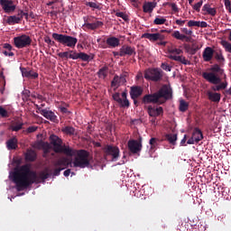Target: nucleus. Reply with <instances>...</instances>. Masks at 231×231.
Listing matches in <instances>:
<instances>
[{
	"instance_id": "38",
	"label": "nucleus",
	"mask_w": 231,
	"mask_h": 231,
	"mask_svg": "<svg viewBox=\"0 0 231 231\" xmlns=\"http://www.w3.org/2000/svg\"><path fill=\"white\" fill-rule=\"evenodd\" d=\"M86 6L90 7L92 9L101 10L100 5L96 2H86Z\"/></svg>"
},
{
	"instance_id": "54",
	"label": "nucleus",
	"mask_w": 231,
	"mask_h": 231,
	"mask_svg": "<svg viewBox=\"0 0 231 231\" xmlns=\"http://www.w3.org/2000/svg\"><path fill=\"white\" fill-rule=\"evenodd\" d=\"M43 42H44L45 43H47L48 45H50V46H54V42H52V41L50 39V37H48V36H45V38L43 39Z\"/></svg>"
},
{
	"instance_id": "39",
	"label": "nucleus",
	"mask_w": 231,
	"mask_h": 231,
	"mask_svg": "<svg viewBox=\"0 0 231 231\" xmlns=\"http://www.w3.org/2000/svg\"><path fill=\"white\" fill-rule=\"evenodd\" d=\"M115 102L119 104L121 106V107H125V108L130 107V101H128L127 99L115 100Z\"/></svg>"
},
{
	"instance_id": "26",
	"label": "nucleus",
	"mask_w": 231,
	"mask_h": 231,
	"mask_svg": "<svg viewBox=\"0 0 231 231\" xmlns=\"http://www.w3.org/2000/svg\"><path fill=\"white\" fill-rule=\"evenodd\" d=\"M168 59H171V60H175L183 65H188V60H186V58H184L183 56H175L171 54L168 56Z\"/></svg>"
},
{
	"instance_id": "36",
	"label": "nucleus",
	"mask_w": 231,
	"mask_h": 231,
	"mask_svg": "<svg viewBox=\"0 0 231 231\" xmlns=\"http://www.w3.org/2000/svg\"><path fill=\"white\" fill-rule=\"evenodd\" d=\"M125 81L124 78H118L117 76H115L114 79H112V81L110 83V86L112 88H116L118 85V82Z\"/></svg>"
},
{
	"instance_id": "64",
	"label": "nucleus",
	"mask_w": 231,
	"mask_h": 231,
	"mask_svg": "<svg viewBox=\"0 0 231 231\" xmlns=\"http://www.w3.org/2000/svg\"><path fill=\"white\" fill-rule=\"evenodd\" d=\"M119 97H123L124 98V100H127V93H125V92H123V93H121V94H119Z\"/></svg>"
},
{
	"instance_id": "4",
	"label": "nucleus",
	"mask_w": 231,
	"mask_h": 231,
	"mask_svg": "<svg viewBox=\"0 0 231 231\" xmlns=\"http://www.w3.org/2000/svg\"><path fill=\"white\" fill-rule=\"evenodd\" d=\"M170 99H172V88H170L167 85H163L157 92L143 95V97H141V104L161 106Z\"/></svg>"
},
{
	"instance_id": "40",
	"label": "nucleus",
	"mask_w": 231,
	"mask_h": 231,
	"mask_svg": "<svg viewBox=\"0 0 231 231\" xmlns=\"http://www.w3.org/2000/svg\"><path fill=\"white\" fill-rule=\"evenodd\" d=\"M112 55H114L115 57H125V56L134 57L136 54L112 51Z\"/></svg>"
},
{
	"instance_id": "25",
	"label": "nucleus",
	"mask_w": 231,
	"mask_h": 231,
	"mask_svg": "<svg viewBox=\"0 0 231 231\" xmlns=\"http://www.w3.org/2000/svg\"><path fill=\"white\" fill-rule=\"evenodd\" d=\"M213 59H215V60H217V62H218L219 64H215L213 66H210V69L214 66H218L219 69H222L221 66L224 65V61H225L224 55H222L221 52H217V54L213 56Z\"/></svg>"
},
{
	"instance_id": "50",
	"label": "nucleus",
	"mask_w": 231,
	"mask_h": 231,
	"mask_svg": "<svg viewBox=\"0 0 231 231\" xmlns=\"http://www.w3.org/2000/svg\"><path fill=\"white\" fill-rule=\"evenodd\" d=\"M36 129H39V127H36V126L32 125V126L27 127L25 132L27 134H32V133L36 132Z\"/></svg>"
},
{
	"instance_id": "2",
	"label": "nucleus",
	"mask_w": 231,
	"mask_h": 231,
	"mask_svg": "<svg viewBox=\"0 0 231 231\" xmlns=\"http://www.w3.org/2000/svg\"><path fill=\"white\" fill-rule=\"evenodd\" d=\"M12 181L16 185V191L25 190L32 184H40L50 178L48 169L39 173L30 170V165L24 164L14 171Z\"/></svg>"
},
{
	"instance_id": "16",
	"label": "nucleus",
	"mask_w": 231,
	"mask_h": 231,
	"mask_svg": "<svg viewBox=\"0 0 231 231\" xmlns=\"http://www.w3.org/2000/svg\"><path fill=\"white\" fill-rule=\"evenodd\" d=\"M128 151L130 153L138 154L141 152V143L136 140L128 141Z\"/></svg>"
},
{
	"instance_id": "7",
	"label": "nucleus",
	"mask_w": 231,
	"mask_h": 231,
	"mask_svg": "<svg viewBox=\"0 0 231 231\" xmlns=\"http://www.w3.org/2000/svg\"><path fill=\"white\" fill-rule=\"evenodd\" d=\"M163 78V71L161 69H148L143 72V79L152 82H159Z\"/></svg>"
},
{
	"instance_id": "45",
	"label": "nucleus",
	"mask_w": 231,
	"mask_h": 231,
	"mask_svg": "<svg viewBox=\"0 0 231 231\" xmlns=\"http://www.w3.org/2000/svg\"><path fill=\"white\" fill-rule=\"evenodd\" d=\"M115 15H116V17H119V18L123 19L124 22H127V14H125V13L116 12V13L115 14Z\"/></svg>"
},
{
	"instance_id": "63",
	"label": "nucleus",
	"mask_w": 231,
	"mask_h": 231,
	"mask_svg": "<svg viewBox=\"0 0 231 231\" xmlns=\"http://www.w3.org/2000/svg\"><path fill=\"white\" fill-rule=\"evenodd\" d=\"M170 32H173L170 31V30H160L159 32H157V33L163 34V33H170Z\"/></svg>"
},
{
	"instance_id": "27",
	"label": "nucleus",
	"mask_w": 231,
	"mask_h": 231,
	"mask_svg": "<svg viewBox=\"0 0 231 231\" xmlns=\"http://www.w3.org/2000/svg\"><path fill=\"white\" fill-rule=\"evenodd\" d=\"M190 139H195L197 141L203 140V134L201 133V130L199 128H195L192 130V137Z\"/></svg>"
},
{
	"instance_id": "44",
	"label": "nucleus",
	"mask_w": 231,
	"mask_h": 231,
	"mask_svg": "<svg viewBox=\"0 0 231 231\" xmlns=\"http://www.w3.org/2000/svg\"><path fill=\"white\" fill-rule=\"evenodd\" d=\"M200 23H201V22H197V21L190 20V21H188V27H189V28H192V27L199 28V24H200Z\"/></svg>"
},
{
	"instance_id": "62",
	"label": "nucleus",
	"mask_w": 231,
	"mask_h": 231,
	"mask_svg": "<svg viewBox=\"0 0 231 231\" xmlns=\"http://www.w3.org/2000/svg\"><path fill=\"white\" fill-rule=\"evenodd\" d=\"M186 144H187V136L183 135V139H181L180 145L186 146Z\"/></svg>"
},
{
	"instance_id": "23",
	"label": "nucleus",
	"mask_w": 231,
	"mask_h": 231,
	"mask_svg": "<svg viewBox=\"0 0 231 231\" xmlns=\"http://www.w3.org/2000/svg\"><path fill=\"white\" fill-rule=\"evenodd\" d=\"M201 12H206L204 15L208 14L210 16H215L217 14V9L210 7V5H204V7L201 8Z\"/></svg>"
},
{
	"instance_id": "33",
	"label": "nucleus",
	"mask_w": 231,
	"mask_h": 231,
	"mask_svg": "<svg viewBox=\"0 0 231 231\" xmlns=\"http://www.w3.org/2000/svg\"><path fill=\"white\" fill-rule=\"evenodd\" d=\"M10 129L12 130V132L21 131V129H23V123L19 121L14 122V124H12V125L10 126Z\"/></svg>"
},
{
	"instance_id": "61",
	"label": "nucleus",
	"mask_w": 231,
	"mask_h": 231,
	"mask_svg": "<svg viewBox=\"0 0 231 231\" xmlns=\"http://www.w3.org/2000/svg\"><path fill=\"white\" fill-rule=\"evenodd\" d=\"M69 174L74 175V172L69 171V169L65 170V171H63V176H64L65 178L69 177Z\"/></svg>"
},
{
	"instance_id": "56",
	"label": "nucleus",
	"mask_w": 231,
	"mask_h": 231,
	"mask_svg": "<svg viewBox=\"0 0 231 231\" xmlns=\"http://www.w3.org/2000/svg\"><path fill=\"white\" fill-rule=\"evenodd\" d=\"M182 51L180 49H172L171 50V54L181 55Z\"/></svg>"
},
{
	"instance_id": "19",
	"label": "nucleus",
	"mask_w": 231,
	"mask_h": 231,
	"mask_svg": "<svg viewBox=\"0 0 231 231\" xmlns=\"http://www.w3.org/2000/svg\"><path fill=\"white\" fill-rule=\"evenodd\" d=\"M21 75L23 78H27L30 79H36L39 78V73L33 72L32 70H27L25 68H21Z\"/></svg>"
},
{
	"instance_id": "24",
	"label": "nucleus",
	"mask_w": 231,
	"mask_h": 231,
	"mask_svg": "<svg viewBox=\"0 0 231 231\" xmlns=\"http://www.w3.org/2000/svg\"><path fill=\"white\" fill-rule=\"evenodd\" d=\"M154 7H156V4L154 2H144L143 6V13L151 14L152 13V10H154Z\"/></svg>"
},
{
	"instance_id": "53",
	"label": "nucleus",
	"mask_w": 231,
	"mask_h": 231,
	"mask_svg": "<svg viewBox=\"0 0 231 231\" xmlns=\"http://www.w3.org/2000/svg\"><path fill=\"white\" fill-rule=\"evenodd\" d=\"M63 170H65V168L54 169V171L52 172V176H54V177L59 176L60 174V171Z\"/></svg>"
},
{
	"instance_id": "41",
	"label": "nucleus",
	"mask_w": 231,
	"mask_h": 231,
	"mask_svg": "<svg viewBox=\"0 0 231 231\" xmlns=\"http://www.w3.org/2000/svg\"><path fill=\"white\" fill-rule=\"evenodd\" d=\"M186 51H188V53H190V55H194L197 53V51H199V47L192 45L190 46H186Z\"/></svg>"
},
{
	"instance_id": "59",
	"label": "nucleus",
	"mask_w": 231,
	"mask_h": 231,
	"mask_svg": "<svg viewBox=\"0 0 231 231\" xmlns=\"http://www.w3.org/2000/svg\"><path fill=\"white\" fill-rule=\"evenodd\" d=\"M3 49L7 50V51H12V45H10V43H5L3 44Z\"/></svg>"
},
{
	"instance_id": "60",
	"label": "nucleus",
	"mask_w": 231,
	"mask_h": 231,
	"mask_svg": "<svg viewBox=\"0 0 231 231\" xmlns=\"http://www.w3.org/2000/svg\"><path fill=\"white\" fill-rule=\"evenodd\" d=\"M175 23H176L178 26H183V24L186 23V20H176V21H175Z\"/></svg>"
},
{
	"instance_id": "30",
	"label": "nucleus",
	"mask_w": 231,
	"mask_h": 231,
	"mask_svg": "<svg viewBox=\"0 0 231 231\" xmlns=\"http://www.w3.org/2000/svg\"><path fill=\"white\" fill-rule=\"evenodd\" d=\"M97 76L99 77V79H106L107 77V67L103 66L99 69V71L97 72Z\"/></svg>"
},
{
	"instance_id": "21",
	"label": "nucleus",
	"mask_w": 231,
	"mask_h": 231,
	"mask_svg": "<svg viewBox=\"0 0 231 231\" xmlns=\"http://www.w3.org/2000/svg\"><path fill=\"white\" fill-rule=\"evenodd\" d=\"M106 44H107V47L115 49L120 45V40H118L116 37H107L106 40Z\"/></svg>"
},
{
	"instance_id": "3",
	"label": "nucleus",
	"mask_w": 231,
	"mask_h": 231,
	"mask_svg": "<svg viewBox=\"0 0 231 231\" xmlns=\"http://www.w3.org/2000/svg\"><path fill=\"white\" fill-rule=\"evenodd\" d=\"M221 76H224V69H219V66H213L206 70V72H201V78L206 80V82L212 84L210 90L213 92H219L226 89L228 87V82H222Z\"/></svg>"
},
{
	"instance_id": "1",
	"label": "nucleus",
	"mask_w": 231,
	"mask_h": 231,
	"mask_svg": "<svg viewBox=\"0 0 231 231\" xmlns=\"http://www.w3.org/2000/svg\"><path fill=\"white\" fill-rule=\"evenodd\" d=\"M63 141L54 134L50 135V143L48 142L39 141L38 147L43 149L45 153L50 152V145H52V151L55 153H63L65 156H74V161L67 158L59 159L54 162V167L65 169L68 167L86 169L89 167V153L86 150H72L69 146L62 145Z\"/></svg>"
},
{
	"instance_id": "52",
	"label": "nucleus",
	"mask_w": 231,
	"mask_h": 231,
	"mask_svg": "<svg viewBox=\"0 0 231 231\" xmlns=\"http://www.w3.org/2000/svg\"><path fill=\"white\" fill-rule=\"evenodd\" d=\"M199 142H201V140H198L197 139H187V144L188 145H193L194 143H199Z\"/></svg>"
},
{
	"instance_id": "5",
	"label": "nucleus",
	"mask_w": 231,
	"mask_h": 231,
	"mask_svg": "<svg viewBox=\"0 0 231 231\" xmlns=\"http://www.w3.org/2000/svg\"><path fill=\"white\" fill-rule=\"evenodd\" d=\"M58 56L60 59L80 60L83 62H89V60L94 59L92 55L87 54L86 52H77V51L59 52Z\"/></svg>"
},
{
	"instance_id": "43",
	"label": "nucleus",
	"mask_w": 231,
	"mask_h": 231,
	"mask_svg": "<svg viewBox=\"0 0 231 231\" xmlns=\"http://www.w3.org/2000/svg\"><path fill=\"white\" fill-rule=\"evenodd\" d=\"M203 5V1L197 2L194 5H192V10H195V12L200 11L203 7L201 5Z\"/></svg>"
},
{
	"instance_id": "47",
	"label": "nucleus",
	"mask_w": 231,
	"mask_h": 231,
	"mask_svg": "<svg viewBox=\"0 0 231 231\" xmlns=\"http://www.w3.org/2000/svg\"><path fill=\"white\" fill-rule=\"evenodd\" d=\"M168 6H171L173 13H175V14L179 13V8L177 7V4L168 3Z\"/></svg>"
},
{
	"instance_id": "6",
	"label": "nucleus",
	"mask_w": 231,
	"mask_h": 231,
	"mask_svg": "<svg viewBox=\"0 0 231 231\" xmlns=\"http://www.w3.org/2000/svg\"><path fill=\"white\" fill-rule=\"evenodd\" d=\"M52 39L67 48L74 49L77 46L79 40L73 36L60 34V33H52Z\"/></svg>"
},
{
	"instance_id": "48",
	"label": "nucleus",
	"mask_w": 231,
	"mask_h": 231,
	"mask_svg": "<svg viewBox=\"0 0 231 231\" xmlns=\"http://www.w3.org/2000/svg\"><path fill=\"white\" fill-rule=\"evenodd\" d=\"M156 138H150L149 143H150V149L153 150L154 147H156Z\"/></svg>"
},
{
	"instance_id": "37",
	"label": "nucleus",
	"mask_w": 231,
	"mask_h": 231,
	"mask_svg": "<svg viewBox=\"0 0 231 231\" xmlns=\"http://www.w3.org/2000/svg\"><path fill=\"white\" fill-rule=\"evenodd\" d=\"M152 23L154 25H163L165 23V18H163L162 16H157V18H154Z\"/></svg>"
},
{
	"instance_id": "35",
	"label": "nucleus",
	"mask_w": 231,
	"mask_h": 231,
	"mask_svg": "<svg viewBox=\"0 0 231 231\" xmlns=\"http://www.w3.org/2000/svg\"><path fill=\"white\" fill-rule=\"evenodd\" d=\"M61 132L67 135H74V127L65 126L61 128Z\"/></svg>"
},
{
	"instance_id": "11",
	"label": "nucleus",
	"mask_w": 231,
	"mask_h": 231,
	"mask_svg": "<svg viewBox=\"0 0 231 231\" xmlns=\"http://www.w3.org/2000/svg\"><path fill=\"white\" fill-rule=\"evenodd\" d=\"M143 39H147L148 41H150V42H159L157 44L159 46H165V44H167L165 41V34L163 33H143Z\"/></svg>"
},
{
	"instance_id": "58",
	"label": "nucleus",
	"mask_w": 231,
	"mask_h": 231,
	"mask_svg": "<svg viewBox=\"0 0 231 231\" xmlns=\"http://www.w3.org/2000/svg\"><path fill=\"white\" fill-rule=\"evenodd\" d=\"M3 55H5V57H14V52H12L11 51H3Z\"/></svg>"
},
{
	"instance_id": "8",
	"label": "nucleus",
	"mask_w": 231,
	"mask_h": 231,
	"mask_svg": "<svg viewBox=\"0 0 231 231\" xmlns=\"http://www.w3.org/2000/svg\"><path fill=\"white\" fill-rule=\"evenodd\" d=\"M171 36L177 41L190 42V41L192 40V37H190L192 36V30L181 28V32H180L179 31H173Z\"/></svg>"
},
{
	"instance_id": "20",
	"label": "nucleus",
	"mask_w": 231,
	"mask_h": 231,
	"mask_svg": "<svg viewBox=\"0 0 231 231\" xmlns=\"http://www.w3.org/2000/svg\"><path fill=\"white\" fill-rule=\"evenodd\" d=\"M206 97H208V100L213 103H219L221 100V94L212 91H207Z\"/></svg>"
},
{
	"instance_id": "42",
	"label": "nucleus",
	"mask_w": 231,
	"mask_h": 231,
	"mask_svg": "<svg viewBox=\"0 0 231 231\" xmlns=\"http://www.w3.org/2000/svg\"><path fill=\"white\" fill-rule=\"evenodd\" d=\"M221 46H224L226 52L231 53V43L226 41L221 42Z\"/></svg>"
},
{
	"instance_id": "32",
	"label": "nucleus",
	"mask_w": 231,
	"mask_h": 231,
	"mask_svg": "<svg viewBox=\"0 0 231 231\" xmlns=\"http://www.w3.org/2000/svg\"><path fill=\"white\" fill-rule=\"evenodd\" d=\"M186 111H188V102L183 99L179 100V112L183 113Z\"/></svg>"
},
{
	"instance_id": "57",
	"label": "nucleus",
	"mask_w": 231,
	"mask_h": 231,
	"mask_svg": "<svg viewBox=\"0 0 231 231\" xmlns=\"http://www.w3.org/2000/svg\"><path fill=\"white\" fill-rule=\"evenodd\" d=\"M171 68L170 67V65L166 64V63H162V69L170 72V69Z\"/></svg>"
},
{
	"instance_id": "46",
	"label": "nucleus",
	"mask_w": 231,
	"mask_h": 231,
	"mask_svg": "<svg viewBox=\"0 0 231 231\" xmlns=\"http://www.w3.org/2000/svg\"><path fill=\"white\" fill-rule=\"evenodd\" d=\"M0 116L2 118L10 117V116L7 114V110H5V108H3V106H0Z\"/></svg>"
},
{
	"instance_id": "14",
	"label": "nucleus",
	"mask_w": 231,
	"mask_h": 231,
	"mask_svg": "<svg viewBox=\"0 0 231 231\" xmlns=\"http://www.w3.org/2000/svg\"><path fill=\"white\" fill-rule=\"evenodd\" d=\"M0 5L5 14H12L16 10V5L12 0H0Z\"/></svg>"
},
{
	"instance_id": "31",
	"label": "nucleus",
	"mask_w": 231,
	"mask_h": 231,
	"mask_svg": "<svg viewBox=\"0 0 231 231\" xmlns=\"http://www.w3.org/2000/svg\"><path fill=\"white\" fill-rule=\"evenodd\" d=\"M16 143H17V140L15 137H13L12 139L7 140L6 142L7 150L13 151L16 149Z\"/></svg>"
},
{
	"instance_id": "34",
	"label": "nucleus",
	"mask_w": 231,
	"mask_h": 231,
	"mask_svg": "<svg viewBox=\"0 0 231 231\" xmlns=\"http://www.w3.org/2000/svg\"><path fill=\"white\" fill-rule=\"evenodd\" d=\"M166 141H168V143L174 145V143H176L177 142V134H166Z\"/></svg>"
},
{
	"instance_id": "28",
	"label": "nucleus",
	"mask_w": 231,
	"mask_h": 231,
	"mask_svg": "<svg viewBox=\"0 0 231 231\" xmlns=\"http://www.w3.org/2000/svg\"><path fill=\"white\" fill-rule=\"evenodd\" d=\"M23 20L22 17H16V16H7V20L5 21L7 24L14 25L21 23V21Z\"/></svg>"
},
{
	"instance_id": "29",
	"label": "nucleus",
	"mask_w": 231,
	"mask_h": 231,
	"mask_svg": "<svg viewBox=\"0 0 231 231\" xmlns=\"http://www.w3.org/2000/svg\"><path fill=\"white\" fill-rule=\"evenodd\" d=\"M36 160V152L32 150L27 151L25 152V161L32 162Z\"/></svg>"
},
{
	"instance_id": "18",
	"label": "nucleus",
	"mask_w": 231,
	"mask_h": 231,
	"mask_svg": "<svg viewBox=\"0 0 231 231\" xmlns=\"http://www.w3.org/2000/svg\"><path fill=\"white\" fill-rule=\"evenodd\" d=\"M143 94V88H142L139 86H133L130 87V98L134 100L136 98H139L141 95Z\"/></svg>"
},
{
	"instance_id": "9",
	"label": "nucleus",
	"mask_w": 231,
	"mask_h": 231,
	"mask_svg": "<svg viewBox=\"0 0 231 231\" xmlns=\"http://www.w3.org/2000/svg\"><path fill=\"white\" fill-rule=\"evenodd\" d=\"M103 157L109 162H116L118 160V147L107 145L103 148Z\"/></svg>"
},
{
	"instance_id": "17",
	"label": "nucleus",
	"mask_w": 231,
	"mask_h": 231,
	"mask_svg": "<svg viewBox=\"0 0 231 231\" xmlns=\"http://www.w3.org/2000/svg\"><path fill=\"white\" fill-rule=\"evenodd\" d=\"M217 52L220 51H215V50H212V48L206 47V49H204V52L201 53V57L204 59V62H210V60H212V57L217 55Z\"/></svg>"
},
{
	"instance_id": "55",
	"label": "nucleus",
	"mask_w": 231,
	"mask_h": 231,
	"mask_svg": "<svg viewBox=\"0 0 231 231\" xmlns=\"http://www.w3.org/2000/svg\"><path fill=\"white\" fill-rule=\"evenodd\" d=\"M122 97L118 96V93L112 94V100L115 101H124V99H121Z\"/></svg>"
},
{
	"instance_id": "12",
	"label": "nucleus",
	"mask_w": 231,
	"mask_h": 231,
	"mask_svg": "<svg viewBox=\"0 0 231 231\" xmlns=\"http://www.w3.org/2000/svg\"><path fill=\"white\" fill-rule=\"evenodd\" d=\"M13 41H14V47H16V49H24L32 44V39L30 38V36H27L25 34L16 36L14 37V39H13Z\"/></svg>"
},
{
	"instance_id": "51",
	"label": "nucleus",
	"mask_w": 231,
	"mask_h": 231,
	"mask_svg": "<svg viewBox=\"0 0 231 231\" xmlns=\"http://www.w3.org/2000/svg\"><path fill=\"white\" fill-rule=\"evenodd\" d=\"M15 16L25 18V20H27V17H30V15H28L27 13H23V11H19V14H17Z\"/></svg>"
},
{
	"instance_id": "15",
	"label": "nucleus",
	"mask_w": 231,
	"mask_h": 231,
	"mask_svg": "<svg viewBox=\"0 0 231 231\" xmlns=\"http://www.w3.org/2000/svg\"><path fill=\"white\" fill-rule=\"evenodd\" d=\"M145 112L148 113V116L152 118H156L161 115H163V107H154L153 106H147L144 107Z\"/></svg>"
},
{
	"instance_id": "10",
	"label": "nucleus",
	"mask_w": 231,
	"mask_h": 231,
	"mask_svg": "<svg viewBox=\"0 0 231 231\" xmlns=\"http://www.w3.org/2000/svg\"><path fill=\"white\" fill-rule=\"evenodd\" d=\"M36 107V113L41 115V116H43V118L49 120L51 123L59 124V119L56 118V115H54V112L51 110H49L48 108H41L39 105H34Z\"/></svg>"
},
{
	"instance_id": "13",
	"label": "nucleus",
	"mask_w": 231,
	"mask_h": 231,
	"mask_svg": "<svg viewBox=\"0 0 231 231\" xmlns=\"http://www.w3.org/2000/svg\"><path fill=\"white\" fill-rule=\"evenodd\" d=\"M83 22H85V23H83V28H85L86 30L97 31L101 27H103V22L101 21L92 22L88 20L87 17H83ZM88 22H92V23H88Z\"/></svg>"
},
{
	"instance_id": "49",
	"label": "nucleus",
	"mask_w": 231,
	"mask_h": 231,
	"mask_svg": "<svg viewBox=\"0 0 231 231\" xmlns=\"http://www.w3.org/2000/svg\"><path fill=\"white\" fill-rule=\"evenodd\" d=\"M224 6H226V10H227L228 13L231 14V4H230V0H224Z\"/></svg>"
},
{
	"instance_id": "22",
	"label": "nucleus",
	"mask_w": 231,
	"mask_h": 231,
	"mask_svg": "<svg viewBox=\"0 0 231 231\" xmlns=\"http://www.w3.org/2000/svg\"><path fill=\"white\" fill-rule=\"evenodd\" d=\"M116 53H126V54H133L136 55V51H134V47H131L130 45H123L119 49V51Z\"/></svg>"
}]
</instances>
